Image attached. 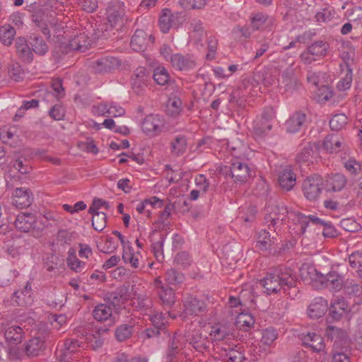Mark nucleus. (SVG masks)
I'll use <instances>...</instances> for the list:
<instances>
[{
	"mask_svg": "<svg viewBox=\"0 0 362 362\" xmlns=\"http://www.w3.org/2000/svg\"><path fill=\"white\" fill-rule=\"evenodd\" d=\"M15 35L16 30L11 25H4L0 28V40L4 45H11Z\"/></svg>",
	"mask_w": 362,
	"mask_h": 362,
	"instance_id": "47",
	"label": "nucleus"
},
{
	"mask_svg": "<svg viewBox=\"0 0 362 362\" xmlns=\"http://www.w3.org/2000/svg\"><path fill=\"white\" fill-rule=\"evenodd\" d=\"M184 274L174 268L167 270L165 275V281L170 285H178L185 281Z\"/></svg>",
	"mask_w": 362,
	"mask_h": 362,
	"instance_id": "46",
	"label": "nucleus"
},
{
	"mask_svg": "<svg viewBox=\"0 0 362 362\" xmlns=\"http://www.w3.org/2000/svg\"><path fill=\"white\" fill-rule=\"evenodd\" d=\"M296 174L290 168L283 169L279 174V185L285 191L291 190L296 185Z\"/></svg>",
	"mask_w": 362,
	"mask_h": 362,
	"instance_id": "30",
	"label": "nucleus"
},
{
	"mask_svg": "<svg viewBox=\"0 0 362 362\" xmlns=\"http://www.w3.org/2000/svg\"><path fill=\"white\" fill-rule=\"evenodd\" d=\"M334 9L325 7L316 13L315 18L318 23H327L334 18Z\"/></svg>",
	"mask_w": 362,
	"mask_h": 362,
	"instance_id": "55",
	"label": "nucleus"
},
{
	"mask_svg": "<svg viewBox=\"0 0 362 362\" xmlns=\"http://www.w3.org/2000/svg\"><path fill=\"white\" fill-rule=\"evenodd\" d=\"M180 13H173L171 10L167 8L162 9L159 17V26L162 33H167L173 28H178L181 23Z\"/></svg>",
	"mask_w": 362,
	"mask_h": 362,
	"instance_id": "12",
	"label": "nucleus"
},
{
	"mask_svg": "<svg viewBox=\"0 0 362 362\" xmlns=\"http://www.w3.org/2000/svg\"><path fill=\"white\" fill-rule=\"evenodd\" d=\"M166 315H170V312L168 311L163 314L162 313H151L149 316V320L151 321L153 326L156 329L163 331V334H166L165 324L168 322V317Z\"/></svg>",
	"mask_w": 362,
	"mask_h": 362,
	"instance_id": "43",
	"label": "nucleus"
},
{
	"mask_svg": "<svg viewBox=\"0 0 362 362\" xmlns=\"http://www.w3.org/2000/svg\"><path fill=\"white\" fill-rule=\"evenodd\" d=\"M93 317L98 322L107 320L112 315V308L111 305L100 303L96 305L93 312Z\"/></svg>",
	"mask_w": 362,
	"mask_h": 362,
	"instance_id": "38",
	"label": "nucleus"
},
{
	"mask_svg": "<svg viewBox=\"0 0 362 362\" xmlns=\"http://www.w3.org/2000/svg\"><path fill=\"white\" fill-rule=\"evenodd\" d=\"M275 81V77L271 70L265 66L256 69L253 73L252 79H248L244 82L245 89H249L248 93L257 94V90H261L262 86L264 88L272 86Z\"/></svg>",
	"mask_w": 362,
	"mask_h": 362,
	"instance_id": "4",
	"label": "nucleus"
},
{
	"mask_svg": "<svg viewBox=\"0 0 362 362\" xmlns=\"http://www.w3.org/2000/svg\"><path fill=\"white\" fill-rule=\"evenodd\" d=\"M327 300L322 297L315 298L308 308V315L311 319H318L322 317L327 310Z\"/></svg>",
	"mask_w": 362,
	"mask_h": 362,
	"instance_id": "25",
	"label": "nucleus"
},
{
	"mask_svg": "<svg viewBox=\"0 0 362 362\" xmlns=\"http://www.w3.org/2000/svg\"><path fill=\"white\" fill-rule=\"evenodd\" d=\"M236 324L240 327L247 329L255 324V319L250 313L242 312L237 316Z\"/></svg>",
	"mask_w": 362,
	"mask_h": 362,
	"instance_id": "54",
	"label": "nucleus"
},
{
	"mask_svg": "<svg viewBox=\"0 0 362 362\" xmlns=\"http://www.w3.org/2000/svg\"><path fill=\"white\" fill-rule=\"evenodd\" d=\"M172 66L178 71H189L196 66L194 59L189 54H174L171 57Z\"/></svg>",
	"mask_w": 362,
	"mask_h": 362,
	"instance_id": "23",
	"label": "nucleus"
},
{
	"mask_svg": "<svg viewBox=\"0 0 362 362\" xmlns=\"http://www.w3.org/2000/svg\"><path fill=\"white\" fill-rule=\"evenodd\" d=\"M327 286L333 291H339L343 286V278L341 276L332 272L327 274L326 276Z\"/></svg>",
	"mask_w": 362,
	"mask_h": 362,
	"instance_id": "50",
	"label": "nucleus"
},
{
	"mask_svg": "<svg viewBox=\"0 0 362 362\" xmlns=\"http://www.w3.org/2000/svg\"><path fill=\"white\" fill-rule=\"evenodd\" d=\"M351 308L349 306V302L345 300L344 298L333 299L331 301L329 318L333 320L338 321L349 312H351Z\"/></svg>",
	"mask_w": 362,
	"mask_h": 362,
	"instance_id": "20",
	"label": "nucleus"
},
{
	"mask_svg": "<svg viewBox=\"0 0 362 362\" xmlns=\"http://www.w3.org/2000/svg\"><path fill=\"white\" fill-rule=\"evenodd\" d=\"M134 305L143 315H151L155 312L152 300L145 296H139L134 298Z\"/></svg>",
	"mask_w": 362,
	"mask_h": 362,
	"instance_id": "36",
	"label": "nucleus"
},
{
	"mask_svg": "<svg viewBox=\"0 0 362 362\" xmlns=\"http://www.w3.org/2000/svg\"><path fill=\"white\" fill-rule=\"evenodd\" d=\"M292 214H294L293 221L300 227L298 230L299 235H303L306 232L307 228H310L311 225L320 226L325 225V221L315 215L306 216L298 211V213H293Z\"/></svg>",
	"mask_w": 362,
	"mask_h": 362,
	"instance_id": "13",
	"label": "nucleus"
},
{
	"mask_svg": "<svg viewBox=\"0 0 362 362\" xmlns=\"http://www.w3.org/2000/svg\"><path fill=\"white\" fill-rule=\"evenodd\" d=\"M45 349V340L40 337H35L30 339L25 344V354L29 357H34L39 355Z\"/></svg>",
	"mask_w": 362,
	"mask_h": 362,
	"instance_id": "32",
	"label": "nucleus"
},
{
	"mask_svg": "<svg viewBox=\"0 0 362 362\" xmlns=\"http://www.w3.org/2000/svg\"><path fill=\"white\" fill-rule=\"evenodd\" d=\"M314 151L310 144L305 146L302 151L298 154L297 160L298 162H311L313 157Z\"/></svg>",
	"mask_w": 362,
	"mask_h": 362,
	"instance_id": "64",
	"label": "nucleus"
},
{
	"mask_svg": "<svg viewBox=\"0 0 362 362\" xmlns=\"http://www.w3.org/2000/svg\"><path fill=\"white\" fill-rule=\"evenodd\" d=\"M120 64L121 62L118 58L108 55L101 57L94 61L92 68L95 73L104 74L117 69Z\"/></svg>",
	"mask_w": 362,
	"mask_h": 362,
	"instance_id": "15",
	"label": "nucleus"
},
{
	"mask_svg": "<svg viewBox=\"0 0 362 362\" xmlns=\"http://www.w3.org/2000/svg\"><path fill=\"white\" fill-rule=\"evenodd\" d=\"M158 293L161 304L164 308H170L174 305L176 298L175 293L171 288L167 286H161Z\"/></svg>",
	"mask_w": 362,
	"mask_h": 362,
	"instance_id": "34",
	"label": "nucleus"
},
{
	"mask_svg": "<svg viewBox=\"0 0 362 362\" xmlns=\"http://www.w3.org/2000/svg\"><path fill=\"white\" fill-rule=\"evenodd\" d=\"M148 75L144 67H139L134 71L132 78V88L136 95L142 94L147 86Z\"/></svg>",
	"mask_w": 362,
	"mask_h": 362,
	"instance_id": "21",
	"label": "nucleus"
},
{
	"mask_svg": "<svg viewBox=\"0 0 362 362\" xmlns=\"http://www.w3.org/2000/svg\"><path fill=\"white\" fill-rule=\"evenodd\" d=\"M33 198L30 189L20 187L16 188L12 196V204L17 208L23 209L31 205Z\"/></svg>",
	"mask_w": 362,
	"mask_h": 362,
	"instance_id": "22",
	"label": "nucleus"
},
{
	"mask_svg": "<svg viewBox=\"0 0 362 362\" xmlns=\"http://www.w3.org/2000/svg\"><path fill=\"white\" fill-rule=\"evenodd\" d=\"M206 311V305L204 300L193 296H187L183 300V311L181 317L185 320L189 316H197Z\"/></svg>",
	"mask_w": 362,
	"mask_h": 362,
	"instance_id": "11",
	"label": "nucleus"
},
{
	"mask_svg": "<svg viewBox=\"0 0 362 362\" xmlns=\"http://www.w3.org/2000/svg\"><path fill=\"white\" fill-rule=\"evenodd\" d=\"M325 336L334 341L335 349L346 347L349 344V337L346 332L339 327L329 325L325 329Z\"/></svg>",
	"mask_w": 362,
	"mask_h": 362,
	"instance_id": "16",
	"label": "nucleus"
},
{
	"mask_svg": "<svg viewBox=\"0 0 362 362\" xmlns=\"http://www.w3.org/2000/svg\"><path fill=\"white\" fill-rule=\"evenodd\" d=\"M341 146V141L337 134L327 135L323 141V148L330 153L339 151Z\"/></svg>",
	"mask_w": 362,
	"mask_h": 362,
	"instance_id": "42",
	"label": "nucleus"
},
{
	"mask_svg": "<svg viewBox=\"0 0 362 362\" xmlns=\"http://www.w3.org/2000/svg\"><path fill=\"white\" fill-rule=\"evenodd\" d=\"M308 124L307 115L303 110H298L291 114L285 122L287 132L297 133L305 129Z\"/></svg>",
	"mask_w": 362,
	"mask_h": 362,
	"instance_id": "14",
	"label": "nucleus"
},
{
	"mask_svg": "<svg viewBox=\"0 0 362 362\" xmlns=\"http://www.w3.org/2000/svg\"><path fill=\"white\" fill-rule=\"evenodd\" d=\"M129 298V289L126 286L118 288L115 292L109 296V299L113 305H118L127 300Z\"/></svg>",
	"mask_w": 362,
	"mask_h": 362,
	"instance_id": "44",
	"label": "nucleus"
},
{
	"mask_svg": "<svg viewBox=\"0 0 362 362\" xmlns=\"http://www.w3.org/2000/svg\"><path fill=\"white\" fill-rule=\"evenodd\" d=\"M322 179L314 175L305 178L302 184V191L306 199L310 202L317 200L322 192Z\"/></svg>",
	"mask_w": 362,
	"mask_h": 362,
	"instance_id": "10",
	"label": "nucleus"
},
{
	"mask_svg": "<svg viewBox=\"0 0 362 362\" xmlns=\"http://www.w3.org/2000/svg\"><path fill=\"white\" fill-rule=\"evenodd\" d=\"M349 262L351 267H358V274L362 279V253L358 251L351 253L349 257Z\"/></svg>",
	"mask_w": 362,
	"mask_h": 362,
	"instance_id": "58",
	"label": "nucleus"
},
{
	"mask_svg": "<svg viewBox=\"0 0 362 362\" xmlns=\"http://www.w3.org/2000/svg\"><path fill=\"white\" fill-rule=\"evenodd\" d=\"M16 52L24 62L30 63L33 59V54L25 38L18 37L15 40Z\"/></svg>",
	"mask_w": 362,
	"mask_h": 362,
	"instance_id": "26",
	"label": "nucleus"
},
{
	"mask_svg": "<svg viewBox=\"0 0 362 362\" xmlns=\"http://www.w3.org/2000/svg\"><path fill=\"white\" fill-rule=\"evenodd\" d=\"M185 337L187 343L198 352L204 353L209 347V339L206 334H203V330L199 326L192 329L190 327L186 329Z\"/></svg>",
	"mask_w": 362,
	"mask_h": 362,
	"instance_id": "6",
	"label": "nucleus"
},
{
	"mask_svg": "<svg viewBox=\"0 0 362 362\" xmlns=\"http://www.w3.org/2000/svg\"><path fill=\"white\" fill-rule=\"evenodd\" d=\"M229 174L234 182L244 183L252 177V170L247 162L240 158H234L231 160Z\"/></svg>",
	"mask_w": 362,
	"mask_h": 362,
	"instance_id": "9",
	"label": "nucleus"
},
{
	"mask_svg": "<svg viewBox=\"0 0 362 362\" xmlns=\"http://www.w3.org/2000/svg\"><path fill=\"white\" fill-rule=\"evenodd\" d=\"M6 341L11 346H16L21 343L25 337V332L18 325H11L4 332Z\"/></svg>",
	"mask_w": 362,
	"mask_h": 362,
	"instance_id": "29",
	"label": "nucleus"
},
{
	"mask_svg": "<svg viewBox=\"0 0 362 362\" xmlns=\"http://www.w3.org/2000/svg\"><path fill=\"white\" fill-rule=\"evenodd\" d=\"M30 44L33 49L32 51L39 55H44L48 51V46L46 42L40 37L34 35L30 37Z\"/></svg>",
	"mask_w": 362,
	"mask_h": 362,
	"instance_id": "45",
	"label": "nucleus"
},
{
	"mask_svg": "<svg viewBox=\"0 0 362 362\" xmlns=\"http://www.w3.org/2000/svg\"><path fill=\"white\" fill-rule=\"evenodd\" d=\"M12 301L18 306L26 307L32 304L33 299L32 297L31 286L29 282L26 284L24 288L14 292Z\"/></svg>",
	"mask_w": 362,
	"mask_h": 362,
	"instance_id": "27",
	"label": "nucleus"
},
{
	"mask_svg": "<svg viewBox=\"0 0 362 362\" xmlns=\"http://www.w3.org/2000/svg\"><path fill=\"white\" fill-rule=\"evenodd\" d=\"M277 337V330L273 327H268L262 331L261 341L265 345L270 346Z\"/></svg>",
	"mask_w": 362,
	"mask_h": 362,
	"instance_id": "56",
	"label": "nucleus"
},
{
	"mask_svg": "<svg viewBox=\"0 0 362 362\" xmlns=\"http://www.w3.org/2000/svg\"><path fill=\"white\" fill-rule=\"evenodd\" d=\"M326 77V74L323 71H314L312 70H309L307 74V81L315 86V88H318L323 85L325 81V78Z\"/></svg>",
	"mask_w": 362,
	"mask_h": 362,
	"instance_id": "51",
	"label": "nucleus"
},
{
	"mask_svg": "<svg viewBox=\"0 0 362 362\" xmlns=\"http://www.w3.org/2000/svg\"><path fill=\"white\" fill-rule=\"evenodd\" d=\"M296 279L291 269L279 267L262 279L260 284L264 288V293L267 295L276 293L281 290L286 293L288 290L296 287Z\"/></svg>",
	"mask_w": 362,
	"mask_h": 362,
	"instance_id": "1",
	"label": "nucleus"
},
{
	"mask_svg": "<svg viewBox=\"0 0 362 362\" xmlns=\"http://www.w3.org/2000/svg\"><path fill=\"white\" fill-rule=\"evenodd\" d=\"M186 149V136L182 134L175 136V139L170 143L171 153L176 156H180L185 152Z\"/></svg>",
	"mask_w": 362,
	"mask_h": 362,
	"instance_id": "41",
	"label": "nucleus"
},
{
	"mask_svg": "<svg viewBox=\"0 0 362 362\" xmlns=\"http://www.w3.org/2000/svg\"><path fill=\"white\" fill-rule=\"evenodd\" d=\"M349 60L350 59H344V61L346 62V70L337 84V88L339 91H345L351 88L353 81V74L349 65Z\"/></svg>",
	"mask_w": 362,
	"mask_h": 362,
	"instance_id": "37",
	"label": "nucleus"
},
{
	"mask_svg": "<svg viewBox=\"0 0 362 362\" xmlns=\"http://www.w3.org/2000/svg\"><path fill=\"white\" fill-rule=\"evenodd\" d=\"M186 344L185 334L181 332H175L173 335H170L165 351V362H173L179 354L183 353Z\"/></svg>",
	"mask_w": 362,
	"mask_h": 362,
	"instance_id": "8",
	"label": "nucleus"
},
{
	"mask_svg": "<svg viewBox=\"0 0 362 362\" xmlns=\"http://www.w3.org/2000/svg\"><path fill=\"white\" fill-rule=\"evenodd\" d=\"M153 37L142 30H136L132 37L130 45L136 52L144 51L149 42L151 40L153 43Z\"/></svg>",
	"mask_w": 362,
	"mask_h": 362,
	"instance_id": "24",
	"label": "nucleus"
},
{
	"mask_svg": "<svg viewBox=\"0 0 362 362\" xmlns=\"http://www.w3.org/2000/svg\"><path fill=\"white\" fill-rule=\"evenodd\" d=\"M153 78L157 84L164 86L170 81V75L168 70L163 66H158L153 71Z\"/></svg>",
	"mask_w": 362,
	"mask_h": 362,
	"instance_id": "52",
	"label": "nucleus"
},
{
	"mask_svg": "<svg viewBox=\"0 0 362 362\" xmlns=\"http://www.w3.org/2000/svg\"><path fill=\"white\" fill-rule=\"evenodd\" d=\"M250 26L252 30H259L262 29L265 23L269 21L270 23H272L274 21L273 18H270L268 15L264 13H252L250 17Z\"/></svg>",
	"mask_w": 362,
	"mask_h": 362,
	"instance_id": "40",
	"label": "nucleus"
},
{
	"mask_svg": "<svg viewBox=\"0 0 362 362\" xmlns=\"http://www.w3.org/2000/svg\"><path fill=\"white\" fill-rule=\"evenodd\" d=\"M8 74L11 79L16 82L22 81L24 78V71L18 62H12L8 66Z\"/></svg>",
	"mask_w": 362,
	"mask_h": 362,
	"instance_id": "49",
	"label": "nucleus"
},
{
	"mask_svg": "<svg viewBox=\"0 0 362 362\" xmlns=\"http://www.w3.org/2000/svg\"><path fill=\"white\" fill-rule=\"evenodd\" d=\"M329 45L324 40H317L308 47L309 52L320 59L327 55Z\"/></svg>",
	"mask_w": 362,
	"mask_h": 362,
	"instance_id": "39",
	"label": "nucleus"
},
{
	"mask_svg": "<svg viewBox=\"0 0 362 362\" xmlns=\"http://www.w3.org/2000/svg\"><path fill=\"white\" fill-rule=\"evenodd\" d=\"M348 118L344 114H336L329 121L330 128L332 131L338 132L346 124Z\"/></svg>",
	"mask_w": 362,
	"mask_h": 362,
	"instance_id": "53",
	"label": "nucleus"
},
{
	"mask_svg": "<svg viewBox=\"0 0 362 362\" xmlns=\"http://www.w3.org/2000/svg\"><path fill=\"white\" fill-rule=\"evenodd\" d=\"M98 215L92 217V226L95 230L102 232L107 225V216L104 212Z\"/></svg>",
	"mask_w": 362,
	"mask_h": 362,
	"instance_id": "60",
	"label": "nucleus"
},
{
	"mask_svg": "<svg viewBox=\"0 0 362 362\" xmlns=\"http://www.w3.org/2000/svg\"><path fill=\"white\" fill-rule=\"evenodd\" d=\"M316 95L319 101L325 102L329 100L333 95L331 88L326 85H322L317 88Z\"/></svg>",
	"mask_w": 362,
	"mask_h": 362,
	"instance_id": "63",
	"label": "nucleus"
},
{
	"mask_svg": "<svg viewBox=\"0 0 362 362\" xmlns=\"http://www.w3.org/2000/svg\"><path fill=\"white\" fill-rule=\"evenodd\" d=\"M43 260L44 267L49 272H60L61 269H64V259L56 254H47Z\"/></svg>",
	"mask_w": 362,
	"mask_h": 362,
	"instance_id": "33",
	"label": "nucleus"
},
{
	"mask_svg": "<svg viewBox=\"0 0 362 362\" xmlns=\"http://www.w3.org/2000/svg\"><path fill=\"white\" fill-rule=\"evenodd\" d=\"M272 126V122H265L263 119L257 118L255 122L253 130L256 136L263 137L270 132Z\"/></svg>",
	"mask_w": 362,
	"mask_h": 362,
	"instance_id": "48",
	"label": "nucleus"
},
{
	"mask_svg": "<svg viewBox=\"0 0 362 362\" xmlns=\"http://www.w3.org/2000/svg\"><path fill=\"white\" fill-rule=\"evenodd\" d=\"M163 121L158 115L146 116L142 122L143 132L148 136L157 135L162 132Z\"/></svg>",
	"mask_w": 362,
	"mask_h": 362,
	"instance_id": "19",
	"label": "nucleus"
},
{
	"mask_svg": "<svg viewBox=\"0 0 362 362\" xmlns=\"http://www.w3.org/2000/svg\"><path fill=\"white\" fill-rule=\"evenodd\" d=\"M35 223L36 217L35 215L30 213H21L17 216L14 224L18 230L27 233L34 228Z\"/></svg>",
	"mask_w": 362,
	"mask_h": 362,
	"instance_id": "31",
	"label": "nucleus"
},
{
	"mask_svg": "<svg viewBox=\"0 0 362 362\" xmlns=\"http://www.w3.org/2000/svg\"><path fill=\"white\" fill-rule=\"evenodd\" d=\"M194 182L196 187L202 192V194H205L209 191L210 182L209 179H207L204 175H197L194 178Z\"/></svg>",
	"mask_w": 362,
	"mask_h": 362,
	"instance_id": "59",
	"label": "nucleus"
},
{
	"mask_svg": "<svg viewBox=\"0 0 362 362\" xmlns=\"http://www.w3.org/2000/svg\"><path fill=\"white\" fill-rule=\"evenodd\" d=\"M346 182L347 180L343 174H332L327 177L325 181V189L327 192H340L345 187Z\"/></svg>",
	"mask_w": 362,
	"mask_h": 362,
	"instance_id": "28",
	"label": "nucleus"
},
{
	"mask_svg": "<svg viewBox=\"0 0 362 362\" xmlns=\"http://www.w3.org/2000/svg\"><path fill=\"white\" fill-rule=\"evenodd\" d=\"M206 0H179L178 4L184 9H200L206 5Z\"/></svg>",
	"mask_w": 362,
	"mask_h": 362,
	"instance_id": "57",
	"label": "nucleus"
},
{
	"mask_svg": "<svg viewBox=\"0 0 362 362\" xmlns=\"http://www.w3.org/2000/svg\"><path fill=\"white\" fill-rule=\"evenodd\" d=\"M340 226L346 231L354 233L360 230L361 225L351 218H344L340 221Z\"/></svg>",
	"mask_w": 362,
	"mask_h": 362,
	"instance_id": "62",
	"label": "nucleus"
},
{
	"mask_svg": "<svg viewBox=\"0 0 362 362\" xmlns=\"http://www.w3.org/2000/svg\"><path fill=\"white\" fill-rule=\"evenodd\" d=\"M215 354L222 362H246L247 360L243 347L235 343L228 344L226 348L218 346Z\"/></svg>",
	"mask_w": 362,
	"mask_h": 362,
	"instance_id": "7",
	"label": "nucleus"
},
{
	"mask_svg": "<svg viewBox=\"0 0 362 362\" xmlns=\"http://www.w3.org/2000/svg\"><path fill=\"white\" fill-rule=\"evenodd\" d=\"M276 238L272 237L266 229L260 230L257 234L256 247L262 250H267L275 244Z\"/></svg>",
	"mask_w": 362,
	"mask_h": 362,
	"instance_id": "35",
	"label": "nucleus"
},
{
	"mask_svg": "<svg viewBox=\"0 0 362 362\" xmlns=\"http://www.w3.org/2000/svg\"><path fill=\"white\" fill-rule=\"evenodd\" d=\"M346 170L351 175H358L361 170V163L354 158H349L344 162Z\"/></svg>",
	"mask_w": 362,
	"mask_h": 362,
	"instance_id": "61",
	"label": "nucleus"
},
{
	"mask_svg": "<svg viewBox=\"0 0 362 362\" xmlns=\"http://www.w3.org/2000/svg\"><path fill=\"white\" fill-rule=\"evenodd\" d=\"M268 214L265 215V221L269 229L279 235L281 226L284 223L286 218H292L294 217L293 213L298 211H288V208L284 204H279L274 206H268L267 208Z\"/></svg>",
	"mask_w": 362,
	"mask_h": 362,
	"instance_id": "2",
	"label": "nucleus"
},
{
	"mask_svg": "<svg viewBox=\"0 0 362 362\" xmlns=\"http://www.w3.org/2000/svg\"><path fill=\"white\" fill-rule=\"evenodd\" d=\"M139 322V319L132 317L117 326L115 331L116 339L118 341H124L130 339L138 328Z\"/></svg>",
	"mask_w": 362,
	"mask_h": 362,
	"instance_id": "17",
	"label": "nucleus"
},
{
	"mask_svg": "<svg viewBox=\"0 0 362 362\" xmlns=\"http://www.w3.org/2000/svg\"><path fill=\"white\" fill-rule=\"evenodd\" d=\"M303 344L308 348H310L313 352L319 354L320 356L327 355L325 344L321 335L315 332H308L303 336Z\"/></svg>",
	"mask_w": 362,
	"mask_h": 362,
	"instance_id": "18",
	"label": "nucleus"
},
{
	"mask_svg": "<svg viewBox=\"0 0 362 362\" xmlns=\"http://www.w3.org/2000/svg\"><path fill=\"white\" fill-rule=\"evenodd\" d=\"M209 336L215 354L218 346L226 348L228 344L234 343L233 334L228 327L222 325L212 326L209 332Z\"/></svg>",
	"mask_w": 362,
	"mask_h": 362,
	"instance_id": "5",
	"label": "nucleus"
},
{
	"mask_svg": "<svg viewBox=\"0 0 362 362\" xmlns=\"http://www.w3.org/2000/svg\"><path fill=\"white\" fill-rule=\"evenodd\" d=\"M98 27L94 30L93 38L88 37L87 34L83 31L73 32L69 35V51L75 50L84 52L91 47L94 39H98L104 36V24H95Z\"/></svg>",
	"mask_w": 362,
	"mask_h": 362,
	"instance_id": "3",
	"label": "nucleus"
}]
</instances>
